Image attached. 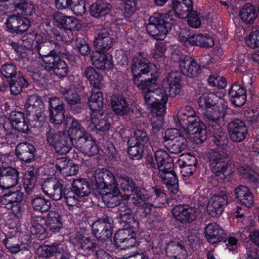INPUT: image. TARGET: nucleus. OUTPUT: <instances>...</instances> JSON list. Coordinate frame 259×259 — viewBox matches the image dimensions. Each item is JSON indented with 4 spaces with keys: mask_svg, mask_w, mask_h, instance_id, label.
<instances>
[{
    "mask_svg": "<svg viewBox=\"0 0 259 259\" xmlns=\"http://www.w3.org/2000/svg\"><path fill=\"white\" fill-rule=\"evenodd\" d=\"M154 64L149 63L146 55L139 52L133 59L131 70L134 76V81L137 87L143 91L145 103L149 108L157 101L166 103L168 97H173L179 94L181 90L180 73L171 72L164 78L162 88H154L156 79H144L142 75L148 74L155 68Z\"/></svg>",
    "mask_w": 259,
    "mask_h": 259,
    "instance_id": "obj_1",
    "label": "nucleus"
},
{
    "mask_svg": "<svg viewBox=\"0 0 259 259\" xmlns=\"http://www.w3.org/2000/svg\"><path fill=\"white\" fill-rule=\"evenodd\" d=\"M94 181L101 189H105L102 200L109 207L118 205L122 200L121 195L113 174L107 169H97L94 174Z\"/></svg>",
    "mask_w": 259,
    "mask_h": 259,
    "instance_id": "obj_2",
    "label": "nucleus"
},
{
    "mask_svg": "<svg viewBox=\"0 0 259 259\" xmlns=\"http://www.w3.org/2000/svg\"><path fill=\"white\" fill-rule=\"evenodd\" d=\"M148 194L145 189L139 187L138 190L133 192L130 195L125 197L135 205L144 209L145 215L150 214L151 207L155 205L160 207L167 203V197L163 191L158 187H152Z\"/></svg>",
    "mask_w": 259,
    "mask_h": 259,
    "instance_id": "obj_3",
    "label": "nucleus"
},
{
    "mask_svg": "<svg viewBox=\"0 0 259 259\" xmlns=\"http://www.w3.org/2000/svg\"><path fill=\"white\" fill-rule=\"evenodd\" d=\"M230 151L219 149L211 150L209 153V166L217 176L229 175L233 172L232 161L229 159Z\"/></svg>",
    "mask_w": 259,
    "mask_h": 259,
    "instance_id": "obj_4",
    "label": "nucleus"
},
{
    "mask_svg": "<svg viewBox=\"0 0 259 259\" xmlns=\"http://www.w3.org/2000/svg\"><path fill=\"white\" fill-rule=\"evenodd\" d=\"M147 32L153 37L163 40L170 30V24L165 20L164 16L159 13H155L149 19L146 26Z\"/></svg>",
    "mask_w": 259,
    "mask_h": 259,
    "instance_id": "obj_5",
    "label": "nucleus"
},
{
    "mask_svg": "<svg viewBox=\"0 0 259 259\" xmlns=\"http://www.w3.org/2000/svg\"><path fill=\"white\" fill-rule=\"evenodd\" d=\"M172 59L178 62L183 74L189 77H197L201 72L200 65L192 58L186 55L173 54Z\"/></svg>",
    "mask_w": 259,
    "mask_h": 259,
    "instance_id": "obj_6",
    "label": "nucleus"
},
{
    "mask_svg": "<svg viewBox=\"0 0 259 259\" xmlns=\"http://www.w3.org/2000/svg\"><path fill=\"white\" fill-rule=\"evenodd\" d=\"M113 220L105 216L99 219L92 224L93 234L102 241H106L111 238L112 234Z\"/></svg>",
    "mask_w": 259,
    "mask_h": 259,
    "instance_id": "obj_7",
    "label": "nucleus"
},
{
    "mask_svg": "<svg viewBox=\"0 0 259 259\" xmlns=\"http://www.w3.org/2000/svg\"><path fill=\"white\" fill-rule=\"evenodd\" d=\"M113 39L112 32L110 29L102 25L98 26L94 41L97 52L108 51L113 45Z\"/></svg>",
    "mask_w": 259,
    "mask_h": 259,
    "instance_id": "obj_8",
    "label": "nucleus"
},
{
    "mask_svg": "<svg viewBox=\"0 0 259 259\" xmlns=\"http://www.w3.org/2000/svg\"><path fill=\"white\" fill-rule=\"evenodd\" d=\"M216 104V106L214 105L205 113L208 126L211 128L219 125V121L224 118L228 108L227 101L224 99L219 100Z\"/></svg>",
    "mask_w": 259,
    "mask_h": 259,
    "instance_id": "obj_9",
    "label": "nucleus"
},
{
    "mask_svg": "<svg viewBox=\"0 0 259 259\" xmlns=\"http://www.w3.org/2000/svg\"><path fill=\"white\" fill-rule=\"evenodd\" d=\"M74 146L82 153L90 156L97 154L99 150L95 140L89 133L74 138Z\"/></svg>",
    "mask_w": 259,
    "mask_h": 259,
    "instance_id": "obj_10",
    "label": "nucleus"
},
{
    "mask_svg": "<svg viewBox=\"0 0 259 259\" xmlns=\"http://www.w3.org/2000/svg\"><path fill=\"white\" fill-rule=\"evenodd\" d=\"M228 193L225 192L210 197L207 205V211L210 216L217 217L222 213L228 203Z\"/></svg>",
    "mask_w": 259,
    "mask_h": 259,
    "instance_id": "obj_11",
    "label": "nucleus"
},
{
    "mask_svg": "<svg viewBox=\"0 0 259 259\" xmlns=\"http://www.w3.org/2000/svg\"><path fill=\"white\" fill-rule=\"evenodd\" d=\"M3 128L5 131H11L14 128L22 133H26L29 130L24 114L16 111L11 113L10 118L3 124Z\"/></svg>",
    "mask_w": 259,
    "mask_h": 259,
    "instance_id": "obj_12",
    "label": "nucleus"
},
{
    "mask_svg": "<svg viewBox=\"0 0 259 259\" xmlns=\"http://www.w3.org/2000/svg\"><path fill=\"white\" fill-rule=\"evenodd\" d=\"M18 171L12 167L0 168V188L9 189L16 186L19 181Z\"/></svg>",
    "mask_w": 259,
    "mask_h": 259,
    "instance_id": "obj_13",
    "label": "nucleus"
},
{
    "mask_svg": "<svg viewBox=\"0 0 259 259\" xmlns=\"http://www.w3.org/2000/svg\"><path fill=\"white\" fill-rule=\"evenodd\" d=\"M183 128L189 134L190 138L197 143H201L206 139L205 126L198 117L190 120Z\"/></svg>",
    "mask_w": 259,
    "mask_h": 259,
    "instance_id": "obj_14",
    "label": "nucleus"
},
{
    "mask_svg": "<svg viewBox=\"0 0 259 259\" xmlns=\"http://www.w3.org/2000/svg\"><path fill=\"white\" fill-rule=\"evenodd\" d=\"M23 198V193L19 190L9 191L0 197V201L8 209L16 215L20 211V202Z\"/></svg>",
    "mask_w": 259,
    "mask_h": 259,
    "instance_id": "obj_15",
    "label": "nucleus"
},
{
    "mask_svg": "<svg viewBox=\"0 0 259 259\" xmlns=\"http://www.w3.org/2000/svg\"><path fill=\"white\" fill-rule=\"evenodd\" d=\"M62 182L53 178H51L45 181L41 186L43 192L56 201L62 198Z\"/></svg>",
    "mask_w": 259,
    "mask_h": 259,
    "instance_id": "obj_16",
    "label": "nucleus"
},
{
    "mask_svg": "<svg viewBox=\"0 0 259 259\" xmlns=\"http://www.w3.org/2000/svg\"><path fill=\"white\" fill-rule=\"evenodd\" d=\"M50 121L59 124L64 119V104L59 98L53 97L49 99Z\"/></svg>",
    "mask_w": 259,
    "mask_h": 259,
    "instance_id": "obj_17",
    "label": "nucleus"
},
{
    "mask_svg": "<svg viewBox=\"0 0 259 259\" xmlns=\"http://www.w3.org/2000/svg\"><path fill=\"white\" fill-rule=\"evenodd\" d=\"M228 132L232 141L241 142L245 138L247 129L243 121L237 119L229 123Z\"/></svg>",
    "mask_w": 259,
    "mask_h": 259,
    "instance_id": "obj_18",
    "label": "nucleus"
},
{
    "mask_svg": "<svg viewBox=\"0 0 259 259\" xmlns=\"http://www.w3.org/2000/svg\"><path fill=\"white\" fill-rule=\"evenodd\" d=\"M135 231L131 228H124L120 229L115 234L114 240L117 244L119 245L123 249H126L133 247L136 243Z\"/></svg>",
    "mask_w": 259,
    "mask_h": 259,
    "instance_id": "obj_19",
    "label": "nucleus"
},
{
    "mask_svg": "<svg viewBox=\"0 0 259 259\" xmlns=\"http://www.w3.org/2000/svg\"><path fill=\"white\" fill-rule=\"evenodd\" d=\"M25 107L28 114L35 117L36 119H39L42 116L44 105L41 98L38 96H29L26 101Z\"/></svg>",
    "mask_w": 259,
    "mask_h": 259,
    "instance_id": "obj_20",
    "label": "nucleus"
},
{
    "mask_svg": "<svg viewBox=\"0 0 259 259\" xmlns=\"http://www.w3.org/2000/svg\"><path fill=\"white\" fill-rule=\"evenodd\" d=\"M174 217L182 223H190L196 218L195 210L187 205H179L175 206L172 210Z\"/></svg>",
    "mask_w": 259,
    "mask_h": 259,
    "instance_id": "obj_21",
    "label": "nucleus"
},
{
    "mask_svg": "<svg viewBox=\"0 0 259 259\" xmlns=\"http://www.w3.org/2000/svg\"><path fill=\"white\" fill-rule=\"evenodd\" d=\"M229 96L232 103L236 106H241L246 101V92L245 88L238 83L232 84L229 91Z\"/></svg>",
    "mask_w": 259,
    "mask_h": 259,
    "instance_id": "obj_22",
    "label": "nucleus"
},
{
    "mask_svg": "<svg viewBox=\"0 0 259 259\" xmlns=\"http://www.w3.org/2000/svg\"><path fill=\"white\" fill-rule=\"evenodd\" d=\"M65 122L68 128L67 135L71 138L72 141H74V138L80 137L88 133L81 123L73 117H67Z\"/></svg>",
    "mask_w": 259,
    "mask_h": 259,
    "instance_id": "obj_23",
    "label": "nucleus"
},
{
    "mask_svg": "<svg viewBox=\"0 0 259 259\" xmlns=\"http://www.w3.org/2000/svg\"><path fill=\"white\" fill-rule=\"evenodd\" d=\"M18 157L25 162H31L34 160L35 148L28 143H21L18 144L16 149Z\"/></svg>",
    "mask_w": 259,
    "mask_h": 259,
    "instance_id": "obj_24",
    "label": "nucleus"
},
{
    "mask_svg": "<svg viewBox=\"0 0 259 259\" xmlns=\"http://www.w3.org/2000/svg\"><path fill=\"white\" fill-rule=\"evenodd\" d=\"M97 52L91 57L93 64L97 68L102 70H109L113 68L112 56L109 54Z\"/></svg>",
    "mask_w": 259,
    "mask_h": 259,
    "instance_id": "obj_25",
    "label": "nucleus"
},
{
    "mask_svg": "<svg viewBox=\"0 0 259 259\" xmlns=\"http://www.w3.org/2000/svg\"><path fill=\"white\" fill-rule=\"evenodd\" d=\"M205 235L208 241L214 244L221 241L225 237L224 230L216 223H209L205 227Z\"/></svg>",
    "mask_w": 259,
    "mask_h": 259,
    "instance_id": "obj_26",
    "label": "nucleus"
},
{
    "mask_svg": "<svg viewBox=\"0 0 259 259\" xmlns=\"http://www.w3.org/2000/svg\"><path fill=\"white\" fill-rule=\"evenodd\" d=\"M54 20L58 25L63 27L68 30V33L70 34V39L73 37L71 29L76 28L77 25V20L72 16H67L60 12H56L53 15Z\"/></svg>",
    "mask_w": 259,
    "mask_h": 259,
    "instance_id": "obj_27",
    "label": "nucleus"
},
{
    "mask_svg": "<svg viewBox=\"0 0 259 259\" xmlns=\"http://www.w3.org/2000/svg\"><path fill=\"white\" fill-rule=\"evenodd\" d=\"M235 195L241 204L250 208L254 203V197L250 190L245 186L240 185L235 190Z\"/></svg>",
    "mask_w": 259,
    "mask_h": 259,
    "instance_id": "obj_28",
    "label": "nucleus"
},
{
    "mask_svg": "<svg viewBox=\"0 0 259 259\" xmlns=\"http://www.w3.org/2000/svg\"><path fill=\"white\" fill-rule=\"evenodd\" d=\"M172 7L175 15L180 18H186L187 14L193 10L192 0H173Z\"/></svg>",
    "mask_w": 259,
    "mask_h": 259,
    "instance_id": "obj_29",
    "label": "nucleus"
},
{
    "mask_svg": "<svg viewBox=\"0 0 259 259\" xmlns=\"http://www.w3.org/2000/svg\"><path fill=\"white\" fill-rule=\"evenodd\" d=\"M91 121V124L98 131L105 132L110 128V122L108 121L107 116L105 115L103 112H92Z\"/></svg>",
    "mask_w": 259,
    "mask_h": 259,
    "instance_id": "obj_30",
    "label": "nucleus"
},
{
    "mask_svg": "<svg viewBox=\"0 0 259 259\" xmlns=\"http://www.w3.org/2000/svg\"><path fill=\"white\" fill-rule=\"evenodd\" d=\"M209 131L212 134V140L218 147L217 149L227 150L226 148L228 140L226 133L220 128V125H217L213 128L210 127Z\"/></svg>",
    "mask_w": 259,
    "mask_h": 259,
    "instance_id": "obj_31",
    "label": "nucleus"
},
{
    "mask_svg": "<svg viewBox=\"0 0 259 259\" xmlns=\"http://www.w3.org/2000/svg\"><path fill=\"white\" fill-rule=\"evenodd\" d=\"M111 104L113 111L117 114L124 115L130 111V107L125 98L120 95H114L111 97Z\"/></svg>",
    "mask_w": 259,
    "mask_h": 259,
    "instance_id": "obj_32",
    "label": "nucleus"
},
{
    "mask_svg": "<svg viewBox=\"0 0 259 259\" xmlns=\"http://www.w3.org/2000/svg\"><path fill=\"white\" fill-rule=\"evenodd\" d=\"M155 157L158 170L162 171L164 169H171L174 166L172 159L165 151L162 149L157 150Z\"/></svg>",
    "mask_w": 259,
    "mask_h": 259,
    "instance_id": "obj_33",
    "label": "nucleus"
},
{
    "mask_svg": "<svg viewBox=\"0 0 259 259\" xmlns=\"http://www.w3.org/2000/svg\"><path fill=\"white\" fill-rule=\"evenodd\" d=\"M166 253L168 256L174 259H184L186 256V250L180 243L169 242L166 247Z\"/></svg>",
    "mask_w": 259,
    "mask_h": 259,
    "instance_id": "obj_34",
    "label": "nucleus"
},
{
    "mask_svg": "<svg viewBox=\"0 0 259 259\" xmlns=\"http://www.w3.org/2000/svg\"><path fill=\"white\" fill-rule=\"evenodd\" d=\"M63 195L64 201L69 209L80 207L83 204L84 198L72 189L64 190Z\"/></svg>",
    "mask_w": 259,
    "mask_h": 259,
    "instance_id": "obj_35",
    "label": "nucleus"
},
{
    "mask_svg": "<svg viewBox=\"0 0 259 259\" xmlns=\"http://www.w3.org/2000/svg\"><path fill=\"white\" fill-rule=\"evenodd\" d=\"M89 105L92 112H102L103 106V97L99 88L92 90V94L89 100Z\"/></svg>",
    "mask_w": 259,
    "mask_h": 259,
    "instance_id": "obj_36",
    "label": "nucleus"
},
{
    "mask_svg": "<svg viewBox=\"0 0 259 259\" xmlns=\"http://www.w3.org/2000/svg\"><path fill=\"white\" fill-rule=\"evenodd\" d=\"M45 224L53 232H57L62 227L60 214L55 211H50L47 214Z\"/></svg>",
    "mask_w": 259,
    "mask_h": 259,
    "instance_id": "obj_37",
    "label": "nucleus"
},
{
    "mask_svg": "<svg viewBox=\"0 0 259 259\" xmlns=\"http://www.w3.org/2000/svg\"><path fill=\"white\" fill-rule=\"evenodd\" d=\"M65 247L60 243H54L51 245H45L38 250V255L43 257H49L57 253L63 252Z\"/></svg>",
    "mask_w": 259,
    "mask_h": 259,
    "instance_id": "obj_38",
    "label": "nucleus"
},
{
    "mask_svg": "<svg viewBox=\"0 0 259 259\" xmlns=\"http://www.w3.org/2000/svg\"><path fill=\"white\" fill-rule=\"evenodd\" d=\"M114 178L116 180V185L118 188L120 186L123 191L131 192L132 193L133 192L138 190L139 187L136 185L132 178L121 175H114Z\"/></svg>",
    "mask_w": 259,
    "mask_h": 259,
    "instance_id": "obj_39",
    "label": "nucleus"
},
{
    "mask_svg": "<svg viewBox=\"0 0 259 259\" xmlns=\"http://www.w3.org/2000/svg\"><path fill=\"white\" fill-rule=\"evenodd\" d=\"M239 16L244 23L252 24L257 17V13L252 5L246 3L240 9Z\"/></svg>",
    "mask_w": 259,
    "mask_h": 259,
    "instance_id": "obj_40",
    "label": "nucleus"
},
{
    "mask_svg": "<svg viewBox=\"0 0 259 259\" xmlns=\"http://www.w3.org/2000/svg\"><path fill=\"white\" fill-rule=\"evenodd\" d=\"M73 145L74 146V141L66 133L62 135V137L55 144L54 148L57 153L63 155L68 153Z\"/></svg>",
    "mask_w": 259,
    "mask_h": 259,
    "instance_id": "obj_41",
    "label": "nucleus"
},
{
    "mask_svg": "<svg viewBox=\"0 0 259 259\" xmlns=\"http://www.w3.org/2000/svg\"><path fill=\"white\" fill-rule=\"evenodd\" d=\"M112 6L106 2L97 1L91 6V14L96 18L107 15L111 11Z\"/></svg>",
    "mask_w": 259,
    "mask_h": 259,
    "instance_id": "obj_42",
    "label": "nucleus"
},
{
    "mask_svg": "<svg viewBox=\"0 0 259 259\" xmlns=\"http://www.w3.org/2000/svg\"><path fill=\"white\" fill-rule=\"evenodd\" d=\"M36 171L33 167H29L24 173L23 183L26 193L30 194L35 187L36 181Z\"/></svg>",
    "mask_w": 259,
    "mask_h": 259,
    "instance_id": "obj_43",
    "label": "nucleus"
},
{
    "mask_svg": "<svg viewBox=\"0 0 259 259\" xmlns=\"http://www.w3.org/2000/svg\"><path fill=\"white\" fill-rule=\"evenodd\" d=\"M196 117L194 110L188 106L181 108L177 114L178 120L182 128H185L190 120Z\"/></svg>",
    "mask_w": 259,
    "mask_h": 259,
    "instance_id": "obj_44",
    "label": "nucleus"
},
{
    "mask_svg": "<svg viewBox=\"0 0 259 259\" xmlns=\"http://www.w3.org/2000/svg\"><path fill=\"white\" fill-rule=\"evenodd\" d=\"M58 46L55 42L49 41H36L34 49L36 51L42 59L49 54L55 51V48Z\"/></svg>",
    "mask_w": 259,
    "mask_h": 259,
    "instance_id": "obj_45",
    "label": "nucleus"
},
{
    "mask_svg": "<svg viewBox=\"0 0 259 259\" xmlns=\"http://www.w3.org/2000/svg\"><path fill=\"white\" fill-rule=\"evenodd\" d=\"M69 161L67 160L66 157L58 158L56 160L55 163L48 167L46 172L48 175L52 176L55 175L57 172L63 174V171L66 170Z\"/></svg>",
    "mask_w": 259,
    "mask_h": 259,
    "instance_id": "obj_46",
    "label": "nucleus"
},
{
    "mask_svg": "<svg viewBox=\"0 0 259 259\" xmlns=\"http://www.w3.org/2000/svg\"><path fill=\"white\" fill-rule=\"evenodd\" d=\"M44 224H45V220L41 217L33 219L31 221V227H30L31 234L35 236L39 239H42V238L46 236V228L42 225Z\"/></svg>",
    "mask_w": 259,
    "mask_h": 259,
    "instance_id": "obj_47",
    "label": "nucleus"
},
{
    "mask_svg": "<svg viewBox=\"0 0 259 259\" xmlns=\"http://www.w3.org/2000/svg\"><path fill=\"white\" fill-rule=\"evenodd\" d=\"M59 91L70 106L74 105L79 102L80 98L74 88L71 86L61 87Z\"/></svg>",
    "mask_w": 259,
    "mask_h": 259,
    "instance_id": "obj_48",
    "label": "nucleus"
},
{
    "mask_svg": "<svg viewBox=\"0 0 259 259\" xmlns=\"http://www.w3.org/2000/svg\"><path fill=\"white\" fill-rule=\"evenodd\" d=\"M224 99L222 97H218L215 94L211 93L209 94H205L200 96L198 100V103L200 107L207 109L216 106V102L219 100Z\"/></svg>",
    "mask_w": 259,
    "mask_h": 259,
    "instance_id": "obj_49",
    "label": "nucleus"
},
{
    "mask_svg": "<svg viewBox=\"0 0 259 259\" xmlns=\"http://www.w3.org/2000/svg\"><path fill=\"white\" fill-rule=\"evenodd\" d=\"M83 75L95 88H100L102 80V76L98 73L92 67H87L83 71Z\"/></svg>",
    "mask_w": 259,
    "mask_h": 259,
    "instance_id": "obj_50",
    "label": "nucleus"
},
{
    "mask_svg": "<svg viewBox=\"0 0 259 259\" xmlns=\"http://www.w3.org/2000/svg\"><path fill=\"white\" fill-rule=\"evenodd\" d=\"M62 54L59 46H56L55 51L46 56L42 59V62L45 64V68L47 71L50 70L61 59L59 55Z\"/></svg>",
    "mask_w": 259,
    "mask_h": 259,
    "instance_id": "obj_51",
    "label": "nucleus"
},
{
    "mask_svg": "<svg viewBox=\"0 0 259 259\" xmlns=\"http://www.w3.org/2000/svg\"><path fill=\"white\" fill-rule=\"evenodd\" d=\"M71 189L84 198L90 193L88 182L84 179H77L73 181Z\"/></svg>",
    "mask_w": 259,
    "mask_h": 259,
    "instance_id": "obj_52",
    "label": "nucleus"
},
{
    "mask_svg": "<svg viewBox=\"0 0 259 259\" xmlns=\"http://www.w3.org/2000/svg\"><path fill=\"white\" fill-rule=\"evenodd\" d=\"M9 85L11 93L14 95H17L23 89L28 87V82L23 76H18L15 79H12Z\"/></svg>",
    "mask_w": 259,
    "mask_h": 259,
    "instance_id": "obj_53",
    "label": "nucleus"
},
{
    "mask_svg": "<svg viewBox=\"0 0 259 259\" xmlns=\"http://www.w3.org/2000/svg\"><path fill=\"white\" fill-rule=\"evenodd\" d=\"M165 145L170 153L178 154L186 148L187 140L184 137H179V139L168 142Z\"/></svg>",
    "mask_w": 259,
    "mask_h": 259,
    "instance_id": "obj_54",
    "label": "nucleus"
},
{
    "mask_svg": "<svg viewBox=\"0 0 259 259\" xmlns=\"http://www.w3.org/2000/svg\"><path fill=\"white\" fill-rule=\"evenodd\" d=\"M78 245L85 255H89L96 250L97 246L95 242L90 238L83 236L79 238Z\"/></svg>",
    "mask_w": 259,
    "mask_h": 259,
    "instance_id": "obj_55",
    "label": "nucleus"
},
{
    "mask_svg": "<svg viewBox=\"0 0 259 259\" xmlns=\"http://www.w3.org/2000/svg\"><path fill=\"white\" fill-rule=\"evenodd\" d=\"M3 242L8 251L12 253H17L25 248L23 245L18 243L17 237L14 236L6 237L3 240Z\"/></svg>",
    "mask_w": 259,
    "mask_h": 259,
    "instance_id": "obj_56",
    "label": "nucleus"
},
{
    "mask_svg": "<svg viewBox=\"0 0 259 259\" xmlns=\"http://www.w3.org/2000/svg\"><path fill=\"white\" fill-rule=\"evenodd\" d=\"M127 152L132 159H139L142 156L144 146L135 143V141L128 140Z\"/></svg>",
    "mask_w": 259,
    "mask_h": 259,
    "instance_id": "obj_57",
    "label": "nucleus"
},
{
    "mask_svg": "<svg viewBox=\"0 0 259 259\" xmlns=\"http://www.w3.org/2000/svg\"><path fill=\"white\" fill-rule=\"evenodd\" d=\"M31 206L34 210L44 212L49 210L51 203L50 200L44 197H39L32 200Z\"/></svg>",
    "mask_w": 259,
    "mask_h": 259,
    "instance_id": "obj_58",
    "label": "nucleus"
},
{
    "mask_svg": "<svg viewBox=\"0 0 259 259\" xmlns=\"http://www.w3.org/2000/svg\"><path fill=\"white\" fill-rule=\"evenodd\" d=\"M196 34H193L186 29H181L179 34V41L186 47L195 46V38Z\"/></svg>",
    "mask_w": 259,
    "mask_h": 259,
    "instance_id": "obj_59",
    "label": "nucleus"
},
{
    "mask_svg": "<svg viewBox=\"0 0 259 259\" xmlns=\"http://www.w3.org/2000/svg\"><path fill=\"white\" fill-rule=\"evenodd\" d=\"M123 4V15L130 20L137 10V0H121Z\"/></svg>",
    "mask_w": 259,
    "mask_h": 259,
    "instance_id": "obj_60",
    "label": "nucleus"
},
{
    "mask_svg": "<svg viewBox=\"0 0 259 259\" xmlns=\"http://www.w3.org/2000/svg\"><path fill=\"white\" fill-rule=\"evenodd\" d=\"M238 173L241 177L253 183L258 182V175L248 166H240L237 168Z\"/></svg>",
    "mask_w": 259,
    "mask_h": 259,
    "instance_id": "obj_61",
    "label": "nucleus"
},
{
    "mask_svg": "<svg viewBox=\"0 0 259 259\" xmlns=\"http://www.w3.org/2000/svg\"><path fill=\"white\" fill-rule=\"evenodd\" d=\"M214 45L213 38L207 34H197L195 38V46L211 48Z\"/></svg>",
    "mask_w": 259,
    "mask_h": 259,
    "instance_id": "obj_62",
    "label": "nucleus"
},
{
    "mask_svg": "<svg viewBox=\"0 0 259 259\" xmlns=\"http://www.w3.org/2000/svg\"><path fill=\"white\" fill-rule=\"evenodd\" d=\"M64 134H66L64 131L61 132L56 129L50 128L46 134V140L49 145L54 147Z\"/></svg>",
    "mask_w": 259,
    "mask_h": 259,
    "instance_id": "obj_63",
    "label": "nucleus"
},
{
    "mask_svg": "<svg viewBox=\"0 0 259 259\" xmlns=\"http://www.w3.org/2000/svg\"><path fill=\"white\" fill-rule=\"evenodd\" d=\"M49 71H53L60 77H64L68 73V67L65 62L61 59Z\"/></svg>",
    "mask_w": 259,
    "mask_h": 259,
    "instance_id": "obj_64",
    "label": "nucleus"
}]
</instances>
